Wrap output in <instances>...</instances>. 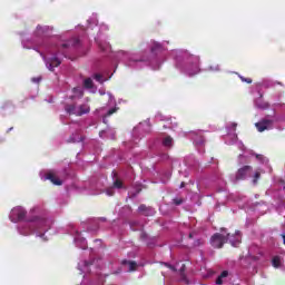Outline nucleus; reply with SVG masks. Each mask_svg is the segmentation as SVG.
<instances>
[{
	"mask_svg": "<svg viewBox=\"0 0 285 285\" xmlns=\"http://www.w3.org/2000/svg\"><path fill=\"white\" fill-rule=\"evenodd\" d=\"M176 68H179L188 77H195L199 72V57L188 53L186 50L174 51Z\"/></svg>",
	"mask_w": 285,
	"mask_h": 285,
	"instance_id": "obj_1",
	"label": "nucleus"
},
{
	"mask_svg": "<svg viewBox=\"0 0 285 285\" xmlns=\"http://www.w3.org/2000/svg\"><path fill=\"white\" fill-rule=\"evenodd\" d=\"M31 225H26L24 227H20L19 228V233L20 235H32V233H36L37 237H43V234L41 233H48V230H50V226H51V222L46 219V218H41V217H31L28 220Z\"/></svg>",
	"mask_w": 285,
	"mask_h": 285,
	"instance_id": "obj_2",
	"label": "nucleus"
},
{
	"mask_svg": "<svg viewBox=\"0 0 285 285\" xmlns=\"http://www.w3.org/2000/svg\"><path fill=\"white\" fill-rule=\"evenodd\" d=\"M227 242H229V244H232V246L234 247L239 246V244L242 243L240 232L237 230L235 235H230V234L224 235V234L216 233L210 238V244L214 248H222L224 244H226Z\"/></svg>",
	"mask_w": 285,
	"mask_h": 285,
	"instance_id": "obj_3",
	"label": "nucleus"
},
{
	"mask_svg": "<svg viewBox=\"0 0 285 285\" xmlns=\"http://www.w3.org/2000/svg\"><path fill=\"white\" fill-rule=\"evenodd\" d=\"M118 57H120L127 66V68H132L134 70H139L140 68H144L148 63V59L144 57H139L137 53H130L127 51H119Z\"/></svg>",
	"mask_w": 285,
	"mask_h": 285,
	"instance_id": "obj_4",
	"label": "nucleus"
},
{
	"mask_svg": "<svg viewBox=\"0 0 285 285\" xmlns=\"http://www.w3.org/2000/svg\"><path fill=\"white\" fill-rule=\"evenodd\" d=\"M252 176H253V167L245 165L237 170L235 177L232 178V181L233 184H237L238 181L248 179V177H252Z\"/></svg>",
	"mask_w": 285,
	"mask_h": 285,
	"instance_id": "obj_5",
	"label": "nucleus"
},
{
	"mask_svg": "<svg viewBox=\"0 0 285 285\" xmlns=\"http://www.w3.org/2000/svg\"><path fill=\"white\" fill-rule=\"evenodd\" d=\"M43 61H45L48 70H50V72H55V68H59V66H61V59H59L58 53L53 55L50 58L43 57Z\"/></svg>",
	"mask_w": 285,
	"mask_h": 285,
	"instance_id": "obj_6",
	"label": "nucleus"
},
{
	"mask_svg": "<svg viewBox=\"0 0 285 285\" xmlns=\"http://www.w3.org/2000/svg\"><path fill=\"white\" fill-rule=\"evenodd\" d=\"M9 218L11 219V222H13V224L26 219V209H23V207H14L13 209H11Z\"/></svg>",
	"mask_w": 285,
	"mask_h": 285,
	"instance_id": "obj_7",
	"label": "nucleus"
},
{
	"mask_svg": "<svg viewBox=\"0 0 285 285\" xmlns=\"http://www.w3.org/2000/svg\"><path fill=\"white\" fill-rule=\"evenodd\" d=\"M274 121L275 120L263 119L259 122H256L255 126H256L258 132H264V130H268V128H271V126H273Z\"/></svg>",
	"mask_w": 285,
	"mask_h": 285,
	"instance_id": "obj_8",
	"label": "nucleus"
},
{
	"mask_svg": "<svg viewBox=\"0 0 285 285\" xmlns=\"http://www.w3.org/2000/svg\"><path fill=\"white\" fill-rule=\"evenodd\" d=\"M140 239L141 242H145L149 248H153V246L157 244V237H150L148 234H146V232L140 233Z\"/></svg>",
	"mask_w": 285,
	"mask_h": 285,
	"instance_id": "obj_9",
	"label": "nucleus"
},
{
	"mask_svg": "<svg viewBox=\"0 0 285 285\" xmlns=\"http://www.w3.org/2000/svg\"><path fill=\"white\" fill-rule=\"evenodd\" d=\"M138 212L140 215H145V217H153V215H155V208L148 207L146 205H140L138 207Z\"/></svg>",
	"mask_w": 285,
	"mask_h": 285,
	"instance_id": "obj_10",
	"label": "nucleus"
},
{
	"mask_svg": "<svg viewBox=\"0 0 285 285\" xmlns=\"http://www.w3.org/2000/svg\"><path fill=\"white\" fill-rule=\"evenodd\" d=\"M254 106L255 108H258V110H267V108H271V105L264 101L262 96L254 101Z\"/></svg>",
	"mask_w": 285,
	"mask_h": 285,
	"instance_id": "obj_11",
	"label": "nucleus"
},
{
	"mask_svg": "<svg viewBox=\"0 0 285 285\" xmlns=\"http://www.w3.org/2000/svg\"><path fill=\"white\" fill-rule=\"evenodd\" d=\"M95 264V259H91L90 262L83 261L78 264V268L80 269L81 273H89L90 272V266Z\"/></svg>",
	"mask_w": 285,
	"mask_h": 285,
	"instance_id": "obj_12",
	"label": "nucleus"
},
{
	"mask_svg": "<svg viewBox=\"0 0 285 285\" xmlns=\"http://www.w3.org/2000/svg\"><path fill=\"white\" fill-rule=\"evenodd\" d=\"M75 243H76V246L78 248H82V250H86V248H88V242L86 240V238H83L81 236H77L75 238Z\"/></svg>",
	"mask_w": 285,
	"mask_h": 285,
	"instance_id": "obj_13",
	"label": "nucleus"
},
{
	"mask_svg": "<svg viewBox=\"0 0 285 285\" xmlns=\"http://www.w3.org/2000/svg\"><path fill=\"white\" fill-rule=\"evenodd\" d=\"M122 266H127L128 273H132V271H137V263L135 261H122Z\"/></svg>",
	"mask_w": 285,
	"mask_h": 285,
	"instance_id": "obj_14",
	"label": "nucleus"
},
{
	"mask_svg": "<svg viewBox=\"0 0 285 285\" xmlns=\"http://www.w3.org/2000/svg\"><path fill=\"white\" fill-rule=\"evenodd\" d=\"M79 43V38H72L68 42L62 43V48H78Z\"/></svg>",
	"mask_w": 285,
	"mask_h": 285,
	"instance_id": "obj_15",
	"label": "nucleus"
},
{
	"mask_svg": "<svg viewBox=\"0 0 285 285\" xmlns=\"http://www.w3.org/2000/svg\"><path fill=\"white\" fill-rule=\"evenodd\" d=\"M77 117H81L82 115H88L90 112V106L88 105H80L77 109Z\"/></svg>",
	"mask_w": 285,
	"mask_h": 285,
	"instance_id": "obj_16",
	"label": "nucleus"
},
{
	"mask_svg": "<svg viewBox=\"0 0 285 285\" xmlns=\"http://www.w3.org/2000/svg\"><path fill=\"white\" fill-rule=\"evenodd\" d=\"M175 144V140H173V137L170 136H165L161 140V145L164 148H171Z\"/></svg>",
	"mask_w": 285,
	"mask_h": 285,
	"instance_id": "obj_17",
	"label": "nucleus"
},
{
	"mask_svg": "<svg viewBox=\"0 0 285 285\" xmlns=\"http://www.w3.org/2000/svg\"><path fill=\"white\" fill-rule=\"evenodd\" d=\"M161 50H164V47L161 46V43L155 42V41L151 42L150 51L154 55H157V52H161Z\"/></svg>",
	"mask_w": 285,
	"mask_h": 285,
	"instance_id": "obj_18",
	"label": "nucleus"
},
{
	"mask_svg": "<svg viewBox=\"0 0 285 285\" xmlns=\"http://www.w3.org/2000/svg\"><path fill=\"white\" fill-rule=\"evenodd\" d=\"M46 179H49V181H51V184H53L55 186H61V184H63L61 179L55 177V175L52 174L47 175Z\"/></svg>",
	"mask_w": 285,
	"mask_h": 285,
	"instance_id": "obj_19",
	"label": "nucleus"
},
{
	"mask_svg": "<svg viewBox=\"0 0 285 285\" xmlns=\"http://www.w3.org/2000/svg\"><path fill=\"white\" fill-rule=\"evenodd\" d=\"M80 141H83V137H81L77 134L71 135L68 139L69 144H79Z\"/></svg>",
	"mask_w": 285,
	"mask_h": 285,
	"instance_id": "obj_20",
	"label": "nucleus"
},
{
	"mask_svg": "<svg viewBox=\"0 0 285 285\" xmlns=\"http://www.w3.org/2000/svg\"><path fill=\"white\" fill-rule=\"evenodd\" d=\"M48 30H50V27L38 26L36 29V37H41L42 35H46V32H48Z\"/></svg>",
	"mask_w": 285,
	"mask_h": 285,
	"instance_id": "obj_21",
	"label": "nucleus"
},
{
	"mask_svg": "<svg viewBox=\"0 0 285 285\" xmlns=\"http://www.w3.org/2000/svg\"><path fill=\"white\" fill-rule=\"evenodd\" d=\"M65 110H66L69 115H76V116H77L78 107L75 106V105H66Z\"/></svg>",
	"mask_w": 285,
	"mask_h": 285,
	"instance_id": "obj_22",
	"label": "nucleus"
},
{
	"mask_svg": "<svg viewBox=\"0 0 285 285\" xmlns=\"http://www.w3.org/2000/svg\"><path fill=\"white\" fill-rule=\"evenodd\" d=\"M226 277H228V271L222 272V274L216 279V284L218 285L224 284V279H226Z\"/></svg>",
	"mask_w": 285,
	"mask_h": 285,
	"instance_id": "obj_23",
	"label": "nucleus"
},
{
	"mask_svg": "<svg viewBox=\"0 0 285 285\" xmlns=\"http://www.w3.org/2000/svg\"><path fill=\"white\" fill-rule=\"evenodd\" d=\"M272 266H274V268H279L282 266V257L274 256L272 259Z\"/></svg>",
	"mask_w": 285,
	"mask_h": 285,
	"instance_id": "obj_24",
	"label": "nucleus"
},
{
	"mask_svg": "<svg viewBox=\"0 0 285 285\" xmlns=\"http://www.w3.org/2000/svg\"><path fill=\"white\" fill-rule=\"evenodd\" d=\"M83 86L85 88H87L88 90H92L95 88V83L92 82V78H87L83 81Z\"/></svg>",
	"mask_w": 285,
	"mask_h": 285,
	"instance_id": "obj_25",
	"label": "nucleus"
},
{
	"mask_svg": "<svg viewBox=\"0 0 285 285\" xmlns=\"http://www.w3.org/2000/svg\"><path fill=\"white\" fill-rule=\"evenodd\" d=\"M237 141V134H230L227 136L226 144L233 145Z\"/></svg>",
	"mask_w": 285,
	"mask_h": 285,
	"instance_id": "obj_26",
	"label": "nucleus"
},
{
	"mask_svg": "<svg viewBox=\"0 0 285 285\" xmlns=\"http://www.w3.org/2000/svg\"><path fill=\"white\" fill-rule=\"evenodd\" d=\"M194 144H196V146H204V137L203 136H195L194 137Z\"/></svg>",
	"mask_w": 285,
	"mask_h": 285,
	"instance_id": "obj_27",
	"label": "nucleus"
},
{
	"mask_svg": "<svg viewBox=\"0 0 285 285\" xmlns=\"http://www.w3.org/2000/svg\"><path fill=\"white\" fill-rule=\"evenodd\" d=\"M98 46L100 48V50H102V52H110V45L108 43H101V42H98Z\"/></svg>",
	"mask_w": 285,
	"mask_h": 285,
	"instance_id": "obj_28",
	"label": "nucleus"
},
{
	"mask_svg": "<svg viewBox=\"0 0 285 285\" xmlns=\"http://www.w3.org/2000/svg\"><path fill=\"white\" fill-rule=\"evenodd\" d=\"M115 112H117V108L109 109L102 118L104 124H106V117H110V115H115Z\"/></svg>",
	"mask_w": 285,
	"mask_h": 285,
	"instance_id": "obj_29",
	"label": "nucleus"
},
{
	"mask_svg": "<svg viewBox=\"0 0 285 285\" xmlns=\"http://www.w3.org/2000/svg\"><path fill=\"white\" fill-rule=\"evenodd\" d=\"M94 79H96L98 81V83H104V81H106L104 79V76H101L100 73L94 75Z\"/></svg>",
	"mask_w": 285,
	"mask_h": 285,
	"instance_id": "obj_30",
	"label": "nucleus"
},
{
	"mask_svg": "<svg viewBox=\"0 0 285 285\" xmlns=\"http://www.w3.org/2000/svg\"><path fill=\"white\" fill-rule=\"evenodd\" d=\"M252 155H254V153H252ZM256 159L261 163L264 164L266 163V157L259 155V154H255Z\"/></svg>",
	"mask_w": 285,
	"mask_h": 285,
	"instance_id": "obj_31",
	"label": "nucleus"
},
{
	"mask_svg": "<svg viewBox=\"0 0 285 285\" xmlns=\"http://www.w3.org/2000/svg\"><path fill=\"white\" fill-rule=\"evenodd\" d=\"M246 159H248V156L240 154L238 156V164H246Z\"/></svg>",
	"mask_w": 285,
	"mask_h": 285,
	"instance_id": "obj_32",
	"label": "nucleus"
},
{
	"mask_svg": "<svg viewBox=\"0 0 285 285\" xmlns=\"http://www.w3.org/2000/svg\"><path fill=\"white\" fill-rule=\"evenodd\" d=\"M173 204H175V206H181V204H184V199L183 198H174Z\"/></svg>",
	"mask_w": 285,
	"mask_h": 285,
	"instance_id": "obj_33",
	"label": "nucleus"
},
{
	"mask_svg": "<svg viewBox=\"0 0 285 285\" xmlns=\"http://www.w3.org/2000/svg\"><path fill=\"white\" fill-rule=\"evenodd\" d=\"M164 266H166L167 268H169L170 271H173V273H177V268L175 266H173L169 263H161Z\"/></svg>",
	"mask_w": 285,
	"mask_h": 285,
	"instance_id": "obj_34",
	"label": "nucleus"
},
{
	"mask_svg": "<svg viewBox=\"0 0 285 285\" xmlns=\"http://www.w3.org/2000/svg\"><path fill=\"white\" fill-rule=\"evenodd\" d=\"M164 266H166L167 268H169L170 271H173V273H177V268L175 266H173L169 263H161Z\"/></svg>",
	"mask_w": 285,
	"mask_h": 285,
	"instance_id": "obj_35",
	"label": "nucleus"
},
{
	"mask_svg": "<svg viewBox=\"0 0 285 285\" xmlns=\"http://www.w3.org/2000/svg\"><path fill=\"white\" fill-rule=\"evenodd\" d=\"M88 23H89V26H97L98 23H99V21L96 19V18H90L89 20H88Z\"/></svg>",
	"mask_w": 285,
	"mask_h": 285,
	"instance_id": "obj_36",
	"label": "nucleus"
},
{
	"mask_svg": "<svg viewBox=\"0 0 285 285\" xmlns=\"http://www.w3.org/2000/svg\"><path fill=\"white\" fill-rule=\"evenodd\" d=\"M106 194L109 196V197H112V195H115V188L110 187L107 189Z\"/></svg>",
	"mask_w": 285,
	"mask_h": 285,
	"instance_id": "obj_37",
	"label": "nucleus"
},
{
	"mask_svg": "<svg viewBox=\"0 0 285 285\" xmlns=\"http://www.w3.org/2000/svg\"><path fill=\"white\" fill-rule=\"evenodd\" d=\"M259 176H261L259 171H256V173L254 174L253 184H257V179H259Z\"/></svg>",
	"mask_w": 285,
	"mask_h": 285,
	"instance_id": "obj_38",
	"label": "nucleus"
},
{
	"mask_svg": "<svg viewBox=\"0 0 285 285\" xmlns=\"http://www.w3.org/2000/svg\"><path fill=\"white\" fill-rule=\"evenodd\" d=\"M114 187H115V188H121V187H122L121 181H120V180H116V181L114 183Z\"/></svg>",
	"mask_w": 285,
	"mask_h": 285,
	"instance_id": "obj_39",
	"label": "nucleus"
},
{
	"mask_svg": "<svg viewBox=\"0 0 285 285\" xmlns=\"http://www.w3.org/2000/svg\"><path fill=\"white\" fill-rule=\"evenodd\" d=\"M242 81H245L246 83H253V79L250 78H244V77H240Z\"/></svg>",
	"mask_w": 285,
	"mask_h": 285,
	"instance_id": "obj_40",
	"label": "nucleus"
},
{
	"mask_svg": "<svg viewBox=\"0 0 285 285\" xmlns=\"http://www.w3.org/2000/svg\"><path fill=\"white\" fill-rule=\"evenodd\" d=\"M109 96V104H115V96H112V94H108Z\"/></svg>",
	"mask_w": 285,
	"mask_h": 285,
	"instance_id": "obj_41",
	"label": "nucleus"
},
{
	"mask_svg": "<svg viewBox=\"0 0 285 285\" xmlns=\"http://www.w3.org/2000/svg\"><path fill=\"white\" fill-rule=\"evenodd\" d=\"M31 81L33 83H39L41 81V77H36V78H32Z\"/></svg>",
	"mask_w": 285,
	"mask_h": 285,
	"instance_id": "obj_42",
	"label": "nucleus"
},
{
	"mask_svg": "<svg viewBox=\"0 0 285 285\" xmlns=\"http://www.w3.org/2000/svg\"><path fill=\"white\" fill-rule=\"evenodd\" d=\"M238 148L240 150H246V147H244V142H242V141H238Z\"/></svg>",
	"mask_w": 285,
	"mask_h": 285,
	"instance_id": "obj_43",
	"label": "nucleus"
},
{
	"mask_svg": "<svg viewBox=\"0 0 285 285\" xmlns=\"http://www.w3.org/2000/svg\"><path fill=\"white\" fill-rule=\"evenodd\" d=\"M229 126L235 130V128H237V122H232Z\"/></svg>",
	"mask_w": 285,
	"mask_h": 285,
	"instance_id": "obj_44",
	"label": "nucleus"
},
{
	"mask_svg": "<svg viewBox=\"0 0 285 285\" xmlns=\"http://www.w3.org/2000/svg\"><path fill=\"white\" fill-rule=\"evenodd\" d=\"M281 237H283V244L285 245V230L282 232Z\"/></svg>",
	"mask_w": 285,
	"mask_h": 285,
	"instance_id": "obj_45",
	"label": "nucleus"
},
{
	"mask_svg": "<svg viewBox=\"0 0 285 285\" xmlns=\"http://www.w3.org/2000/svg\"><path fill=\"white\" fill-rule=\"evenodd\" d=\"M41 46L42 48H46V50H48V42H43Z\"/></svg>",
	"mask_w": 285,
	"mask_h": 285,
	"instance_id": "obj_46",
	"label": "nucleus"
},
{
	"mask_svg": "<svg viewBox=\"0 0 285 285\" xmlns=\"http://www.w3.org/2000/svg\"><path fill=\"white\" fill-rule=\"evenodd\" d=\"M184 186H186V184H185V183H181V184H180V188H184Z\"/></svg>",
	"mask_w": 285,
	"mask_h": 285,
	"instance_id": "obj_47",
	"label": "nucleus"
},
{
	"mask_svg": "<svg viewBox=\"0 0 285 285\" xmlns=\"http://www.w3.org/2000/svg\"><path fill=\"white\" fill-rule=\"evenodd\" d=\"M99 135H100V137H104V131H100Z\"/></svg>",
	"mask_w": 285,
	"mask_h": 285,
	"instance_id": "obj_48",
	"label": "nucleus"
},
{
	"mask_svg": "<svg viewBox=\"0 0 285 285\" xmlns=\"http://www.w3.org/2000/svg\"><path fill=\"white\" fill-rule=\"evenodd\" d=\"M100 95H106V92L105 91H100Z\"/></svg>",
	"mask_w": 285,
	"mask_h": 285,
	"instance_id": "obj_49",
	"label": "nucleus"
},
{
	"mask_svg": "<svg viewBox=\"0 0 285 285\" xmlns=\"http://www.w3.org/2000/svg\"><path fill=\"white\" fill-rule=\"evenodd\" d=\"M22 46H23V48H27L24 42H22Z\"/></svg>",
	"mask_w": 285,
	"mask_h": 285,
	"instance_id": "obj_50",
	"label": "nucleus"
},
{
	"mask_svg": "<svg viewBox=\"0 0 285 285\" xmlns=\"http://www.w3.org/2000/svg\"><path fill=\"white\" fill-rule=\"evenodd\" d=\"M215 70H219V66H217V67L215 68Z\"/></svg>",
	"mask_w": 285,
	"mask_h": 285,
	"instance_id": "obj_51",
	"label": "nucleus"
},
{
	"mask_svg": "<svg viewBox=\"0 0 285 285\" xmlns=\"http://www.w3.org/2000/svg\"><path fill=\"white\" fill-rule=\"evenodd\" d=\"M141 126H144V124H140V125L138 126V128H141Z\"/></svg>",
	"mask_w": 285,
	"mask_h": 285,
	"instance_id": "obj_52",
	"label": "nucleus"
},
{
	"mask_svg": "<svg viewBox=\"0 0 285 285\" xmlns=\"http://www.w3.org/2000/svg\"><path fill=\"white\" fill-rule=\"evenodd\" d=\"M101 219V222H106V218H100Z\"/></svg>",
	"mask_w": 285,
	"mask_h": 285,
	"instance_id": "obj_53",
	"label": "nucleus"
},
{
	"mask_svg": "<svg viewBox=\"0 0 285 285\" xmlns=\"http://www.w3.org/2000/svg\"><path fill=\"white\" fill-rule=\"evenodd\" d=\"M190 239H193V234H189Z\"/></svg>",
	"mask_w": 285,
	"mask_h": 285,
	"instance_id": "obj_54",
	"label": "nucleus"
},
{
	"mask_svg": "<svg viewBox=\"0 0 285 285\" xmlns=\"http://www.w3.org/2000/svg\"><path fill=\"white\" fill-rule=\"evenodd\" d=\"M145 126H148V121H145Z\"/></svg>",
	"mask_w": 285,
	"mask_h": 285,
	"instance_id": "obj_55",
	"label": "nucleus"
},
{
	"mask_svg": "<svg viewBox=\"0 0 285 285\" xmlns=\"http://www.w3.org/2000/svg\"><path fill=\"white\" fill-rule=\"evenodd\" d=\"M253 259H257V256H253Z\"/></svg>",
	"mask_w": 285,
	"mask_h": 285,
	"instance_id": "obj_56",
	"label": "nucleus"
},
{
	"mask_svg": "<svg viewBox=\"0 0 285 285\" xmlns=\"http://www.w3.org/2000/svg\"><path fill=\"white\" fill-rule=\"evenodd\" d=\"M185 266H186V265H183L181 271H184Z\"/></svg>",
	"mask_w": 285,
	"mask_h": 285,
	"instance_id": "obj_57",
	"label": "nucleus"
},
{
	"mask_svg": "<svg viewBox=\"0 0 285 285\" xmlns=\"http://www.w3.org/2000/svg\"><path fill=\"white\" fill-rule=\"evenodd\" d=\"M222 230L224 232V230H226V228H222Z\"/></svg>",
	"mask_w": 285,
	"mask_h": 285,
	"instance_id": "obj_58",
	"label": "nucleus"
},
{
	"mask_svg": "<svg viewBox=\"0 0 285 285\" xmlns=\"http://www.w3.org/2000/svg\"><path fill=\"white\" fill-rule=\"evenodd\" d=\"M283 226H284V228H285V223H284V225H283Z\"/></svg>",
	"mask_w": 285,
	"mask_h": 285,
	"instance_id": "obj_59",
	"label": "nucleus"
},
{
	"mask_svg": "<svg viewBox=\"0 0 285 285\" xmlns=\"http://www.w3.org/2000/svg\"><path fill=\"white\" fill-rule=\"evenodd\" d=\"M96 242H99V239H96Z\"/></svg>",
	"mask_w": 285,
	"mask_h": 285,
	"instance_id": "obj_60",
	"label": "nucleus"
}]
</instances>
